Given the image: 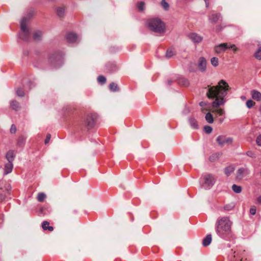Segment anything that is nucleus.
Wrapping results in <instances>:
<instances>
[{
	"instance_id": "nucleus-45",
	"label": "nucleus",
	"mask_w": 261,
	"mask_h": 261,
	"mask_svg": "<svg viewBox=\"0 0 261 261\" xmlns=\"http://www.w3.org/2000/svg\"><path fill=\"white\" fill-rule=\"evenodd\" d=\"M3 221V215H0V223Z\"/></svg>"
},
{
	"instance_id": "nucleus-12",
	"label": "nucleus",
	"mask_w": 261,
	"mask_h": 261,
	"mask_svg": "<svg viewBox=\"0 0 261 261\" xmlns=\"http://www.w3.org/2000/svg\"><path fill=\"white\" fill-rule=\"evenodd\" d=\"M252 99L256 101H261V93L257 90H253L251 91Z\"/></svg>"
},
{
	"instance_id": "nucleus-39",
	"label": "nucleus",
	"mask_w": 261,
	"mask_h": 261,
	"mask_svg": "<svg viewBox=\"0 0 261 261\" xmlns=\"http://www.w3.org/2000/svg\"><path fill=\"white\" fill-rule=\"evenodd\" d=\"M247 154L248 156L251 157V158H255V153L252 151H248L247 152Z\"/></svg>"
},
{
	"instance_id": "nucleus-14",
	"label": "nucleus",
	"mask_w": 261,
	"mask_h": 261,
	"mask_svg": "<svg viewBox=\"0 0 261 261\" xmlns=\"http://www.w3.org/2000/svg\"><path fill=\"white\" fill-rule=\"evenodd\" d=\"M77 39L76 35L73 33H69L66 35V39L70 43L75 42Z\"/></svg>"
},
{
	"instance_id": "nucleus-48",
	"label": "nucleus",
	"mask_w": 261,
	"mask_h": 261,
	"mask_svg": "<svg viewBox=\"0 0 261 261\" xmlns=\"http://www.w3.org/2000/svg\"><path fill=\"white\" fill-rule=\"evenodd\" d=\"M259 111L260 112V113L261 114V105H260V106L259 107Z\"/></svg>"
},
{
	"instance_id": "nucleus-27",
	"label": "nucleus",
	"mask_w": 261,
	"mask_h": 261,
	"mask_svg": "<svg viewBox=\"0 0 261 261\" xmlns=\"http://www.w3.org/2000/svg\"><path fill=\"white\" fill-rule=\"evenodd\" d=\"M211 64L215 67H216L219 64L218 58L216 57H213L211 60Z\"/></svg>"
},
{
	"instance_id": "nucleus-32",
	"label": "nucleus",
	"mask_w": 261,
	"mask_h": 261,
	"mask_svg": "<svg viewBox=\"0 0 261 261\" xmlns=\"http://www.w3.org/2000/svg\"><path fill=\"white\" fill-rule=\"evenodd\" d=\"M161 5L166 10H167L169 7V4L166 2V0L162 1Z\"/></svg>"
},
{
	"instance_id": "nucleus-18",
	"label": "nucleus",
	"mask_w": 261,
	"mask_h": 261,
	"mask_svg": "<svg viewBox=\"0 0 261 261\" xmlns=\"http://www.w3.org/2000/svg\"><path fill=\"white\" fill-rule=\"evenodd\" d=\"M211 234H207L206 237L203 240L202 245H210L212 242Z\"/></svg>"
},
{
	"instance_id": "nucleus-4",
	"label": "nucleus",
	"mask_w": 261,
	"mask_h": 261,
	"mask_svg": "<svg viewBox=\"0 0 261 261\" xmlns=\"http://www.w3.org/2000/svg\"><path fill=\"white\" fill-rule=\"evenodd\" d=\"M29 19L23 18L20 22V28L21 33L20 34V38L22 39H27L29 34V29L27 27V23Z\"/></svg>"
},
{
	"instance_id": "nucleus-44",
	"label": "nucleus",
	"mask_w": 261,
	"mask_h": 261,
	"mask_svg": "<svg viewBox=\"0 0 261 261\" xmlns=\"http://www.w3.org/2000/svg\"><path fill=\"white\" fill-rule=\"evenodd\" d=\"M257 202L261 204V196H258L256 199Z\"/></svg>"
},
{
	"instance_id": "nucleus-30",
	"label": "nucleus",
	"mask_w": 261,
	"mask_h": 261,
	"mask_svg": "<svg viewBox=\"0 0 261 261\" xmlns=\"http://www.w3.org/2000/svg\"><path fill=\"white\" fill-rule=\"evenodd\" d=\"M255 105V102L253 100L249 99L246 101V106L248 108H251Z\"/></svg>"
},
{
	"instance_id": "nucleus-22",
	"label": "nucleus",
	"mask_w": 261,
	"mask_h": 261,
	"mask_svg": "<svg viewBox=\"0 0 261 261\" xmlns=\"http://www.w3.org/2000/svg\"><path fill=\"white\" fill-rule=\"evenodd\" d=\"M232 189L233 191L236 193H240L242 192V187L235 184L232 185Z\"/></svg>"
},
{
	"instance_id": "nucleus-3",
	"label": "nucleus",
	"mask_w": 261,
	"mask_h": 261,
	"mask_svg": "<svg viewBox=\"0 0 261 261\" xmlns=\"http://www.w3.org/2000/svg\"><path fill=\"white\" fill-rule=\"evenodd\" d=\"M147 25L150 30L156 33L163 34L166 31L165 23L158 18L149 19Z\"/></svg>"
},
{
	"instance_id": "nucleus-5",
	"label": "nucleus",
	"mask_w": 261,
	"mask_h": 261,
	"mask_svg": "<svg viewBox=\"0 0 261 261\" xmlns=\"http://www.w3.org/2000/svg\"><path fill=\"white\" fill-rule=\"evenodd\" d=\"M202 178L204 180L203 187L205 188L210 189L215 182V179L214 176L211 174H205L203 175Z\"/></svg>"
},
{
	"instance_id": "nucleus-8",
	"label": "nucleus",
	"mask_w": 261,
	"mask_h": 261,
	"mask_svg": "<svg viewBox=\"0 0 261 261\" xmlns=\"http://www.w3.org/2000/svg\"><path fill=\"white\" fill-rule=\"evenodd\" d=\"M188 37L194 43H200L203 40L201 36L195 33H189Z\"/></svg>"
},
{
	"instance_id": "nucleus-26",
	"label": "nucleus",
	"mask_w": 261,
	"mask_h": 261,
	"mask_svg": "<svg viewBox=\"0 0 261 261\" xmlns=\"http://www.w3.org/2000/svg\"><path fill=\"white\" fill-rule=\"evenodd\" d=\"M65 10L64 8L59 7L57 9V13L59 17H62L64 14Z\"/></svg>"
},
{
	"instance_id": "nucleus-40",
	"label": "nucleus",
	"mask_w": 261,
	"mask_h": 261,
	"mask_svg": "<svg viewBox=\"0 0 261 261\" xmlns=\"http://www.w3.org/2000/svg\"><path fill=\"white\" fill-rule=\"evenodd\" d=\"M4 191L2 189H0V201L3 200L4 198Z\"/></svg>"
},
{
	"instance_id": "nucleus-16",
	"label": "nucleus",
	"mask_w": 261,
	"mask_h": 261,
	"mask_svg": "<svg viewBox=\"0 0 261 261\" xmlns=\"http://www.w3.org/2000/svg\"><path fill=\"white\" fill-rule=\"evenodd\" d=\"M14 156L15 153L13 150L8 151L6 155V158L9 162H12L14 160Z\"/></svg>"
},
{
	"instance_id": "nucleus-6",
	"label": "nucleus",
	"mask_w": 261,
	"mask_h": 261,
	"mask_svg": "<svg viewBox=\"0 0 261 261\" xmlns=\"http://www.w3.org/2000/svg\"><path fill=\"white\" fill-rule=\"evenodd\" d=\"M96 116L93 114H88L86 116L84 124L88 128H92L95 124Z\"/></svg>"
},
{
	"instance_id": "nucleus-19",
	"label": "nucleus",
	"mask_w": 261,
	"mask_h": 261,
	"mask_svg": "<svg viewBox=\"0 0 261 261\" xmlns=\"http://www.w3.org/2000/svg\"><path fill=\"white\" fill-rule=\"evenodd\" d=\"M10 106L12 109L15 110L16 111L18 110L19 108V104L16 100L12 101L11 102Z\"/></svg>"
},
{
	"instance_id": "nucleus-43",
	"label": "nucleus",
	"mask_w": 261,
	"mask_h": 261,
	"mask_svg": "<svg viewBox=\"0 0 261 261\" xmlns=\"http://www.w3.org/2000/svg\"><path fill=\"white\" fill-rule=\"evenodd\" d=\"M50 137H51V136H50V134H48V135H47L46 138V139L45 140V144H47L49 142V140L50 139Z\"/></svg>"
},
{
	"instance_id": "nucleus-31",
	"label": "nucleus",
	"mask_w": 261,
	"mask_h": 261,
	"mask_svg": "<svg viewBox=\"0 0 261 261\" xmlns=\"http://www.w3.org/2000/svg\"><path fill=\"white\" fill-rule=\"evenodd\" d=\"M228 49H231L234 53H236L238 50L237 47L234 44H231L229 43H227Z\"/></svg>"
},
{
	"instance_id": "nucleus-7",
	"label": "nucleus",
	"mask_w": 261,
	"mask_h": 261,
	"mask_svg": "<svg viewBox=\"0 0 261 261\" xmlns=\"http://www.w3.org/2000/svg\"><path fill=\"white\" fill-rule=\"evenodd\" d=\"M217 142L219 145L223 146L226 145L231 144L232 142V140L230 137L221 135L217 137Z\"/></svg>"
},
{
	"instance_id": "nucleus-28",
	"label": "nucleus",
	"mask_w": 261,
	"mask_h": 261,
	"mask_svg": "<svg viewBox=\"0 0 261 261\" xmlns=\"http://www.w3.org/2000/svg\"><path fill=\"white\" fill-rule=\"evenodd\" d=\"M109 88L111 91H116L118 90V86L114 83H112L110 84Z\"/></svg>"
},
{
	"instance_id": "nucleus-2",
	"label": "nucleus",
	"mask_w": 261,
	"mask_h": 261,
	"mask_svg": "<svg viewBox=\"0 0 261 261\" xmlns=\"http://www.w3.org/2000/svg\"><path fill=\"white\" fill-rule=\"evenodd\" d=\"M232 223L227 217H223L218 219L217 221L216 231L218 234L225 239H232L231 229Z\"/></svg>"
},
{
	"instance_id": "nucleus-1",
	"label": "nucleus",
	"mask_w": 261,
	"mask_h": 261,
	"mask_svg": "<svg viewBox=\"0 0 261 261\" xmlns=\"http://www.w3.org/2000/svg\"><path fill=\"white\" fill-rule=\"evenodd\" d=\"M230 87L228 83L221 80L217 86H211L208 88L206 95L208 98L215 99L212 103V108L210 110L214 113H216L219 116L225 114V111L223 109L219 108L223 105L226 100L224 97L227 95Z\"/></svg>"
},
{
	"instance_id": "nucleus-46",
	"label": "nucleus",
	"mask_w": 261,
	"mask_h": 261,
	"mask_svg": "<svg viewBox=\"0 0 261 261\" xmlns=\"http://www.w3.org/2000/svg\"><path fill=\"white\" fill-rule=\"evenodd\" d=\"M204 1H205V4H206V7H208V5H209V3L208 2V0H204Z\"/></svg>"
},
{
	"instance_id": "nucleus-15",
	"label": "nucleus",
	"mask_w": 261,
	"mask_h": 261,
	"mask_svg": "<svg viewBox=\"0 0 261 261\" xmlns=\"http://www.w3.org/2000/svg\"><path fill=\"white\" fill-rule=\"evenodd\" d=\"M176 54V50L173 47H169L166 51V57L168 58H170L173 57Z\"/></svg>"
},
{
	"instance_id": "nucleus-34",
	"label": "nucleus",
	"mask_w": 261,
	"mask_h": 261,
	"mask_svg": "<svg viewBox=\"0 0 261 261\" xmlns=\"http://www.w3.org/2000/svg\"><path fill=\"white\" fill-rule=\"evenodd\" d=\"M98 82L101 84H104L106 81V79L103 76H99L97 78Z\"/></svg>"
},
{
	"instance_id": "nucleus-41",
	"label": "nucleus",
	"mask_w": 261,
	"mask_h": 261,
	"mask_svg": "<svg viewBox=\"0 0 261 261\" xmlns=\"http://www.w3.org/2000/svg\"><path fill=\"white\" fill-rule=\"evenodd\" d=\"M16 131V127L15 125L13 124L11 126L10 132L11 133H15Z\"/></svg>"
},
{
	"instance_id": "nucleus-11",
	"label": "nucleus",
	"mask_w": 261,
	"mask_h": 261,
	"mask_svg": "<svg viewBox=\"0 0 261 261\" xmlns=\"http://www.w3.org/2000/svg\"><path fill=\"white\" fill-rule=\"evenodd\" d=\"M228 49L227 43H221L215 47V51L217 54H220Z\"/></svg>"
},
{
	"instance_id": "nucleus-21",
	"label": "nucleus",
	"mask_w": 261,
	"mask_h": 261,
	"mask_svg": "<svg viewBox=\"0 0 261 261\" xmlns=\"http://www.w3.org/2000/svg\"><path fill=\"white\" fill-rule=\"evenodd\" d=\"M189 123L191 126L194 129L198 128V125L197 121L194 118H190L189 119Z\"/></svg>"
},
{
	"instance_id": "nucleus-20",
	"label": "nucleus",
	"mask_w": 261,
	"mask_h": 261,
	"mask_svg": "<svg viewBox=\"0 0 261 261\" xmlns=\"http://www.w3.org/2000/svg\"><path fill=\"white\" fill-rule=\"evenodd\" d=\"M234 168L232 166H229L226 167L224 170V172L227 176H229L231 173L233 172Z\"/></svg>"
},
{
	"instance_id": "nucleus-9",
	"label": "nucleus",
	"mask_w": 261,
	"mask_h": 261,
	"mask_svg": "<svg viewBox=\"0 0 261 261\" xmlns=\"http://www.w3.org/2000/svg\"><path fill=\"white\" fill-rule=\"evenodd\" d=\"M248 173L249 171L247 168H240L237 172V178L238 179H242L243 178L247 176Z\"/></svg>"
},
{
	"instance_id": "nucleus-29",
	"label": "nucleus",
	"mask_w": 261,
	"mask_h": 261,
	"mask_svg": "<svg viewBox=\"0 0 261 261\" xmlns=\"http://www.w3.org/2000/svg\"><path fill=\"white\" fill-rule=\"evenodd\" d=\"M42 33L40 31L35 32L33 34V38L35 40H39L41 37Z\"/></svg>"
},
{
	"instance_id": "nucleus-36",
	"label": "nucleus",
	"mask_w": 261,
	"mask_h": 261,
	"mask_svg": "<svg viewBox=\"0 0 261 261\" xmlns=\"http://www.w3.org/2000/svg\"><path fill=\"white\" fill-rule=\"evenodd\" d=\"M144 5H145V4L144 2H140L139 3H138V9L141 10V11H142L143 10L144 8Z\"/></svg>"
},
{
	"instance_id": "nucleus-24",
	"label": "nucleus",
	"mask_w": 261,
	"mask_h": 261,
	"mask_svg": "<svg viewBox=\"0 0 261 261\" xmlns=\"http://www.w3.org/2000/svg\"><path fill=\"white\" fill-rule=\"evenodd\" d=\"M205 118L207 122L209 123H212L214 121L213 115L210 113H207Z\"/></svg>"
},
{
	"instance_id": "nucleus-10",
	"label": "nucleus",
	"mask_w": 261,
	"mask_h": 261,
	"mask_svg": "<svg viewBox=\"0 0 261 261\" xmlns=\"http://www.w3.org/2000/svg\"><path fill=\"white\" fill-rule=\"evenodd\" d=\"M198 67L199 70L203 72L206 68V61L203 57H200L198 60Z\"/></svg>"
},
{
	"instance_id": "nucleus-17",
	"label": "nucleus",
	"mask_w": 261,
	"mask_h": 261,
	"mask_svg": "<svg viewBox=\"0 0 261 261\" xmlns=\"http://www.w3.org/2000/svg\"><path fill=\"white\" fill-rule=\"evenodd\" d=\"M13 168V164L12 162H9L8 163L6 164L5 166V174H7L9 173H10Z\"/></svg>"
},
{
	"instance_id": "nucleus-47",
	"label": "nucleus",
	"mask_w": 261,
	"mask_h": 261,
	"mask_svg": "<svg viewBox=\"0 0 261 261\" xmlns=\"http://www.w3.org/2000/svg\"><path fill=\"white\" fill-rule=\"evenodd\" d=\"M247 260V258H245L244 259L243 257H242L241 259V261H246Z\"/></svg>"
},
{
	"instance_id": "nucleus-23",
	"label": "nucleus",
	"mask_w": 261,
	"mask_h": 261,
	"mask_svg": "<svg viewBox=\"0 0 261 261\" xmlns=\"http://www.w3.org/2000/svg\"><path fill=\"white\" fill-rule=\"evenodd\" d=\"M219 19V15L217 14H212L210 17V20H211V22H214V23H216V22H217V21Z\"/></svg>"
},
{
	"instance_id": "nucleus-37",
	"label": "nucleus",
	"mask_w": 261,
	"mask_h": 261,
	"mask_svg": "<svg viewBox=\"0 0 261 261\" xmlns=\"http://www.w3.org/2000/svg\"><path fill=\"white\" fill-rule=\"evenodd\" d=\"M204 130L206 134H210L212 131V128L210 126H205L204 127Z\"/></svg>"
},
{
	"instance_id": "nucleus-25",
	"label": "nucleus",
	"mask_w": 261,
	"mask_h": 261,
	"mask_svg": "<svg viewBox=\"0 0 261 261\" xmlns=\"http://www.w3.org/2000/svg\"><path fill=\"white\" fill-rule=\"evenodd\" d=\"M46 198V195L43 193H39L37 196V200L39 202H42Z\"/></svg>"
},
{
	"instance_id": "nucleus-38",
	"label": "nucleus",
	"mask_w": 261,
	"mask_h": 261,
	"mask_svg": "<svg viewBox=\"0 0 261 261\" xmlns=\"http://www.w3.org/2000/svg\"><path fill=\"white\" fill-rule=\"evenodd\" d=\"M256 207L255 206H252L250 209V213L251 215H254L256 213Z\"/></svg>"
},
{
	"instance_id": "nucleus-42",
	"label": "nucleus",
	"mask_w": 261,
	"mask_h": 261,
	"mask_svg": "<svg viewBox=\"0 0 261 261\" xmlns=\"http://www.w3.org/2000/svg\"><path fill=\"white\" fill-rule=\"evenodd\" d=\"M256 141L257 145L261 146V135L257 137Z\"/></svg>"
},
{
	"instance_id": "nucleus-35",
	"label": "nucleus",
	"mask_w": 261,
	"mask_h": 261,
	"mask_svg": "<svg viewBox=\"0 0 261 261\" xmlns=\"http://www.w3.org/2000/svg\"><path fill=\"white\" fill-rule=\"evenodd\" d=\"M16 93L18 96L22 97L24 96V91L20 88L17 90Z\"/></svg>"
},
{
	"instance_id": "nucleus-33",
	"label": "nucleus",
	"mask_w": 261,
	"mask_h": 261,
	"mask_svg": "<svg viewBox=\"0 0 261 261\" xmlns=\"http://www.w3.org/2000/svg\"><path fill=\"white\" fill-rule=\"evenodd\" d=\"M255 57L258 60H261V47H259L255 54Z\"/></svg>"
},
{
	"instance_id": "nucleus-13",
	"label": "nucleus",
	"mask_w": 261,
	"mask_h": 261,
	"mask_svg": "<svg viewBox=\"0 0 261 261\" xmlns=\"http://www.w3.org/2000/svg\"><path fill=\"white\" fill-rule=\"evenodd\" d=\"M42 228L44 231L51 232L54 230V227L49 225V222L47 221H44L42 223Z\"/></svg>"
}]
</instances>
